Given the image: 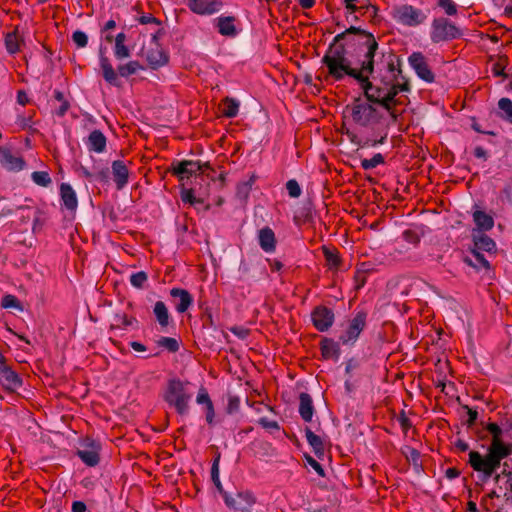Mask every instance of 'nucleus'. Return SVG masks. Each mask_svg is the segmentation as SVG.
<instances>
[{"instance_id":"nucleus-1","label":"nucleus","mask_w":512,"mask_h":512,"mask_svg":"<svg viewBox=\"0 0 512 512\" xmlns=\"http://www.w3.org/2000/svg\"><path fill=\"white\" fill-rule=\"evenodd\" d=\"M361 87L367 101H355L350 115L357 125L371 130L364 146L376 147L386 141L389 127L397 120L398 112L393 106L397 103L396 96L403 88L386 81L379 84L367 82Z\"/></svg>"},{"instance_id":"nucleus-2","label":"nucleus","mask_w":512,"mask_h":512,"mask_svg":"<svg viewBox=\"0 0 512 512\" xmlns=\"http://www.w3.org/2000/svg\"><path fill=\"white\" fill-rule=\"evenodd\" d=\"M322 61L334 80L340 81L345 76H350L359 81L361 86L369 82L368 78L374 71L391 70L393 65L391 55L379 50L378 43L372 35L360 48L357 67L352 66L343 48H330Z\"/></svg>"},{"instance_id":"nucleus-3","label":"nucleus","mask_w":512,"mask_h":512,"mask_svg":"<svg viewBox=\"0 0 512 512\" xmlns=\"http://www.w3.org/2000/svg\"><path fill=\"white\" fill-rule=\"evenodd\" d=\"M488 431L492 435V441L487 449V454L471 451L469 453V464L479 472L481 481L486 482L499 468L501 460L512 453V444L503 440V430L497 424H489Z\"/></svg>"},{"instance_id":"nucleus-4","label":"nucleus","mask_w":512,"mask_h":512,"mask_svg":"<svg viewBox=\"0 0 512 512\" xmlns=\"http://www.w3.org/2000/svg\"><path fill=\"white\" fill-rule=\"evenodd\" d=\"M194 392L192 384L180 379H171L164 394L165 401L175 408L180 415H186L189 412V404L193 398Z\"/></svg>"},{"instance_id":"nucleus-5","label":"nucleus","mask_w":512,"mask_h":512,"mask_svg":"<svg viewBox=\"0 0 512 512\" xmlns=\"http://www.w3.org/2000/svg\"><path fill=\"white\" fill-rule=\"evenodd\" d=\"M390 15L396 23L407 27H417L423 24L427 19L422 9L410 4L394 5L391 8Z\"/></svg>"},{"instance_id":"nucleus-6","label":"nucleus","mask_w":512,"mask_h":512,"mask_svg":"<svg viewBox=\"0 0 512 512\" xmlns=\"http://www.w3.org/2000/svg\"><path fill=\"white\" fill-rule=\"evenodd\" d=\"M460 35L458 28L446 18H435L431 24L430 38L432 42L438 43L455 39Z\"/></svg>"},{"instance_id":"nucleus-7","label":"nucleus","mask_w":512,"mask_h":512,"mask_svg":"<svg viewBox=\"0 0 512 512\" xmlns=\"http://www.w3.org/2000/svg\"><path fill=\"white\" fill-rule=\"evenodd\" d=\"M100 443L94 439L86 438L80 443L77 456L87 466L94 467L99 463Z\"/></svg>"},{"instance_id":"nucleus-8","label":"nucleus","mask_w":512,"mask_h":512,"mask_svg":"<svg viewBox=\"0 0 512 512\" xmlns=\"http://www.w3.org/2000/svg\"><path fill=\"white\" fill-rule=\"evenodd\" d=\"M366 325V314L358 312L349 322L348 327L340 336V341L344 345L354 344L360 333L363 331Z\"/></svg>"},{"instance_id":"nucleus-9","label":"nucleus","mask_w":512,"mask_h":512,"mask_svg":"<svg viewBox=\"0 0 512 512\" xmlns=\"http://www.w3.org/2000/svg\"><path fill=\"white\" fill-rule=\"evenodd\" d=\"M187 7L191 12L200 16H212L224 7L223 0H187Z\"/></svg>"},{"instance_id":"nucleus-10","label":"nucleus","mask_w":512,"mask_h":512,"mask_svg":"<svg viewBox=\"0 0 512 512\" xmlns=\"http://www.w3.org/2000/svg\"><path fill=\"white\" fill-rule=\"evenodd\" d=\"M408 63L421 80L427 83L434 82V73L429 68L427 59L421 52H413L408 57Z\"/></svg>"},{"instance_id":"nucleus-11","label":"nucleus","mask_w":512,"mask_h":512,"mask_svg":"<svg viewBox=\"0 0 512 512\" xmlns=\"http://www.w3.org/2000/svg\"><path fill=\"white\" fill-rule=\"evenodd\" d=\"M224 502L225 504L236 511H242L246 512L249 511L250 508L255 503L254 496L252 493L245 491V492H238L237 494L230 495L228 493H224Z\"/></svg>"},{"instance_id":"nucleus-12","label":"nucleus","mask_w":512,"mask_h":512,"mask_svg":"<svg viewBox=\"0 0 512 512\" xmlns=\"http://www.w3.org/2000/svg\"><path fill=\"white\" fill-rule=\"evenodd\" d=\"M235 22L236 18L234 16L220 15L213 20V25L220 35L234 38L239 33V30L237 29Z\"/></svg>"},{"instance_id":"nucleus-13","label":"nucleus","mask_w":512,"mask_h":512,"mask_svg":"<svg viewBox=\"0 0 512 512\" xmlns=\"http://www.w3.org/2000/svg\"><path fill=\"white\" fill-rule=\"evenodd\" d=\"M312 321L319 331H327L334 322V313L326 307H317L312 313Z\"/></svg>"},{"instance_id":"nucleus-14","label":"nucleus","mask_w":512,"mask_h":512,"mask_svg":"<svg viewBox=\"0 0 512 512\" xmlns=\"http://www.w3.org/2000/svg\"><path fill=\"white\" fill-rule=\"evenodd\" d=\"M0 384L7 390L15 391L22 386V379L10 367L1 365Z\"/></svg>"},{"instance_id":"nucleus-15","label":"nucleus","mask_w":512,"mask_h":512,"mask_svg":"<svg viewBox=\"0 0 512 512\" xmlns=\"http://www.w3.org/2000/svg\"><path fill=\"white\" fill-rule=\"evenodd\" d=\"M0 163L3 168L13 172L21 171L25 166L24 160L7 148H0Z\"/></svg>"},{"instance_id":"nucleus-16","label":"nucleus","mask_w":512,"mask_h":512,"mask_svg":"<svg viewBox=\"0 0 512 512\" xmlns=\"http://www.w3.org/2000/svg\"><path fill=\"white\" fill-rule=\"evenodd\" d=\"M61 204L64 209L75 212L78 207V199L75 190L68 183L60 185Z\"/></svg>"},{"instance_id":"nucleus-17","label":"nucleus","mask_w":512,"mask_h":512,"mask_svg":"<svg viewBox=\"0 0 512 512\" xmlns=\"http://www.w3.org/2000/svg\"><path fill=\"white\" fill-rule=\"evenodd\" d=\"M170 295L174 299L178 300L175 303V309L178 313L186 312L193 303V297L185 289L172 288L170 290Z\"/></svg>"},{"instance_id":"nucleus-18","label":"nucleus","mask_w":512,"mask_h":512,"mask_svg":"<svg viewBox=\"0 0 512 512\" xmlns=\"http://www.w3.org/2000/svg\"><path fill=\"white\" fill-rule=\"evenodd\" d=\"M472 241L477 251L493 253L496 251L495 241L481 231H472Z\"/></svg>"},{"instance_id":"nucleus-19","label":"nucleus","mask_w":512,"mask_h":512,"mask_svg":"<svg viewBox=\"0 0 512 512\" xmlns=\"http://www.w3.org/2000/svg\"><path fill=\"white\" fill-rule=\"evenodd\" d=\"M99 64L102 70L103 78L107 83L113 86H119V78L112 67L109 59L104 55L102 49H100Z\"/></svg>"},{"instance_id":"nucleus-20","label":"nucleus","mask_w":512,"mask_h":512,"mask_svg":"<svg viewBox=\"0 0 512 512\" xmlns=\"http://www.w3.org/2000/svg\"><path fill=\"white\" fill-rule=\"evenodd\" d=\"M113 180L118 189L124 188L128 183L129 171L123 161L116 160L112 163Z\"/></svg>"},{"instance_id":"nucleus-21","label":"nucleus","mask_w":512,"mask_h":512,"mask_svg":"<svg viewBox=\"0 0 512 512\" xmlns=\"http://www.w3.org/2000/svg\"><path fill=\"white\" fill-rule=\"evenodd\" d=\"M258 241L261 249L266 253H272L276 248V239L273 230L269 227H264L258 232Z\"/></svg>"},{"instance_id":"nucleus-22","label":"nucleus","mask_w":512,"mask_h":512,"mask_svg":"<svg viewBox=\"0 0 512 512\" xmlns=\"http://www.w3.org/2000/svg\"><path fill=\"white\" fill-rule=\"evenodd\" d=\"M85 144L89 151L102 153L106 148V137L100 130H93L89 134Z\"/></svg>"},{"instance_id":"nucleus-23","label":"nucleus","mask_w":512,"mask_h":512,"mask_svg":"<svg viewBox=\"0 0 512 512\" xmlns=\"http://www.w3.org/2000/svg\"><path fill=\"white\" fill-rule=\"evenodd\" d=\"M475 228L472 231H489L494 227V219L482 210H475L472 214Z\"/></svg>"},{"instance_id":"nucleus-24","label":"nucleus","mask_w":512,"mask_h":512,"mask_svg":"<svg viewBox=\"0 0 512 512\" xmlns=\"http://www.w3.org/2000/svg\"><path fill=\"white\" fill-rule=\"evenodd\" d=\"M153 314L161 327V330L167 332V327L170 324V314L166 304L162 301H157L153 306Z\"/></svg>"},{"instance_id":"nucleus-25","label":"nucleus","mask_w":512,"mask_h":512,"mask_svg":"<svg viewBox=\"0 0 512 512\" xmlns=\"http://www.w3.org/2000/svg\"><path fill=\"white\" fill-rule=\"evenodd\" d=\"M146 59L149 65L153 68L164 66L168 62V56L163 49L157 45V43H155L154 48L147 51Z\"/></svg>"},{"instance_id":"nucleus-26","label":"nucleus","mask_w":512,"mask_h":512,"mask_svg":"<svg viewBox=\"0 0 512 512\" xmlns=\"http://www.w3.org/2000/svg\"><path fill=\"white\" fill-rule=\"evenodd\" d=\"M299 414L305 422H310L314 415L312 398L307 393H301L299 397Z\"/></svg>"},{"instance_id":"nucleus-27","label":"nucleus","mask_w":512,"mask_h":512,"mask_svg":"<svg viewBox=\"0 0 512 512\" xmlns=\"http://www.w3.org/2000/svg\"><path fill=\"white\" fill-rule=\"evenodd\" d=\"M305 436L308 444L312 447L316 456L319 458L322 457L324 455L325 449L321 437L313 433L309 428L305 429Z\"/></svg>"},{"instance_id":"nucleus-28","label":"nucleus","mask_w":512,"mask_h":512,"mask_svg":"<svg viewBox=\"0 0 512 512\" xmlns=\"http://www.w3.org/2000/svg\"><path fill=\"white\" fill-rule=\"evenodd\" d=\"M201 166L196 161H184L178 164L176 173L181 177L190 176L196 174L200 170Z\"/></svg>"},{"instance_id":"nucleus-29","label":"nucleus","mask_w":512,"mask_h":512,"mask_svg":"<svg viewBox=\"0 0 512 512\" xmlns=\"http://www.w3.org/2000/svg\"><path fill=\"white\" fill-rule=\"evenodd\" d=\"M240 102L234 98H226L222 104V113L229 118L237 116Z\"/></svg>"},{"instance_id":"nucleus-30","label":"nucleus","mask_w":512,"mask_h":512,"mask_svg":"<svg viewBox=\"0 0 512 512\" xmlns=\"http://www.w3.org/2000/svg\"><path fill=\"white\" fill-rule=\"evenodd\" d=\"M339 347L338 345L330 339H325L322 343V355L325 358H335L339 357Z\"/></svg>"},{"instance_id":"nucleus-31","label":"nucleus","mask_w":512,"mask_h":512,"mask_svg":"<svg viewBox=\"0 0 512 512\" xmlns=\"http://www.w3.org/2000/svg\"><path fill=\"white\" fill-rule=\"evenodd\" d=\"M498 107L501 111V118L512 123V101L509 98H501L498 101Z\"/></svg>"},{"instance_id":"nucleus-32","label":"nucleus","mask_w":512,"mask_h":512,"mask_svg":"<svg viewBox=\"0 0 512 512\" xmlns=\"http://www.w3.org/2000/svg\"><path fill=\"white\" fill-rule=\"evenodd\" d=\"M137 324V320L135 318H128L125 314H116L114 316V321L111 325L112 329L116 328H127L129 326H133Z\"/></svg>"},{"instance_id":"nucleus-33","label":"nucleus","mask_w":512,"mask_h":512,"mask_svg":"<svg viewBox=\"0 0 512 512\" xmlns=\"http://www.w3.org/2000/svg\"><path fill=\"white\" fill-rule=\"evenodd\" d=\"M32 181L41 187H48L51 183V177L48 171H34L31 174Z\"/></svg>"},{"instance_id":"nucleus-34","label":"nucleus","mask_w":512,"mask_h":512,"mask_svg":"<svg viewBox=\"0 0 512 512\" xmlns=\"http://www.w3.org/2000/svg\"><path fill=\"white\" fill-rule=\"evenodd\" d=\"M211 479L216 486L217 490L224 496V493H226L223 490L222 483L220 481V472H219V457H217L212 464L211 467Z\"/></svg>"},{"instance_id":"nucleus-35","label":"nucleus","mask_w":512,"mask_h":512,"mask_svg":"<svg viewBox=\"0 0 512 512\" xmlns=\"http://www.w3.org/2000/svg\"><path fill=\"white\" fill-rule=\"evenodd\" d=\"M141 66L137 61H129L128 63L118 66V72L122 77H128L135 74Z\"/></svg>"},{"instance_id":"nucleus-36","label":"nucleus","mask_w":512,"mask_h":512,"mask_svg":"<svg viewBox=\"0 0 512 512\" xmlns=\"http://www.w3.org/2000/svg\"><path fill=\"white\" fill-rule=\"evenodd\" d=\"M157 344L169 352H176L179 349L178 341L172 337H160Z\"/></svg>"},{"instance_id":"nucleus-37","label":"nucleus","mask_w":512,"mask_h":512,"mask_svg":"<svg viewBox=\"0 0 512 512\" xmlns=\"http://www.w3.org/2000/svg\"><path fill=\"white\" fill-rule=\"evenodd\" d=\"M383 163H384V157L382 156V154L377 153L370 159L361 160V167L364 170H371Z\"/></svg>"},{"instance_id":"nucleus-38","label":"nucleus","mask_w":512,"mask_h":512,"mask_svg":"<svg viewBox=\"0 0 512 512\" xmlns=\"http://www.w3.org/2000/svg\"><path fill=\"white\" fill-rule=\"evenodd\" d=\"M5 46L10 54H15L19 51V42L14 33H9L5 37Z\"/></svg>"},{"instance_id":"nucleus-39","label":"nucleus","mask_w":512,"mask_h":512,"mask_svg":"<svg viewBox=\"0 0 512 512\" xmlns=\"http://www.w3.org/2000/svg\"><path fill=\"white\" fill-rule=\"evenodd\" d=\"M1 306L5 309H17L22 310V307L18 301V299L11 294L5 295L2 298Z\"/></svg>"},{"instance_id":"nucleus-40","label":"nucleus","mask_w":512,"mask_h":512,"mask_svg":"<svg viewBox=\"0 0 512 512\" xmlns=\"http://www.w3.org/2000/svg\"><path fill=\"white\" fill-rule=\"evenodd\" d=\"M147 279H148L147 274L144 271H139V272L133 273L130 276V283L133 287L140 289L144 286Z\"/></svg>"},{"instance_id":"nucleus-41","label":"nucleus","mask_w":512,"mask_h":512,"mask_svg":"<svg viewBox=\"0 0 512 512\" xmlns=\"http://www.w3.org/2000/svg\"><path fill=\"white\" fill-rule=\"evenodd\" d=\"M72 41L78 48H84L88 44V36L81 30H76L72 34Z\"/></svg>"},{"instance_id":"nucleus-42","label":"nucleus","mask_w":512,"mask_h":512,"mask_svg":"<svg viewBox=\"0 0 512 512\" xmlns=\"http://www.w3.org/2000/svg\"><path fill=\"white\" fill-rule=\"evenodd\" d=\"M438 6L443 9L448 16H453L457 13V5L452 0H438Z\"/></svg>"},{"instance_id":"nucleus-43","label":"nucleus","mask_w":512,"mask_h":512,"mask_svg":"<svg viewBox=\"0 0 512 512\" xmlns=\"http://www.w3.org/2000/svg\"><path fill=\"white\" fill-rule=\"evenodd\" d=\"M286 189L289 196L292 198H298L302 192L300 185L294 179H291L286 183Z\"/></svg>"},{"instance_id":"nucleus-44","label":"nucleus","mask_w":512,"mask_h":512,"mask_svg":"<svg viewBox=\"0 0 512 512\" xmlns=\"http://www.w3.org/2000/svg\"><path fill=\"white\" fill-rule=\"evenodd\" d=\"M114 55L117 59L122 60V59L130 57V50L125 45V43H121V44L115 43Z\"/></svg>"},{"instance_id":"nucleus-45","label":"nucleus","mask_w":512,"mask_h":512,"mask_svg":"<svg viewBox=\"0 0 512 512\" xmlns=\"http://www.w3.org/2000/svg\"><path fill=\"white\" fill-rule=\"evenodd\" d=\"M196 402L199 405H205L206 408L209 407V405H213L209 394L205 388H200L198 391V394L196 396Z\"/></svg>"},{"instance_id":"nucleus-46","label":"nucleus","mask_w":512,"mask_h":512,"mask_svg":"<svg viewBox=\"0 0 512 512\" xmlns=\"http://www.w3.org/2000/svg\"><path fill=\"white\" fill-rule=\"evenodd\" d=\"M324 254L330 267H336L339 264L338 256L333 251L325 249Z\"/></svg>"},{"instance_id":"nucleus-47","label":"nucleus","mask_w":512,"mask_h":512,"mask_svg":"<svg viewBox=\"0 0 512 512\" xmlns=\"http://www.w3.org/2000/svg\"><path fill=\"white\" fill-rule=\"evenodd\" d=\"M473 253V256L475 257V260L479 263V265L483 268H489V262L488 260L484 257L483 254H481L479 251L477 250H473L472 251Z\"/></svg>"},{"instance_id":"nucleus-48","label":"nucleus","mask_w":512,"mask_h":512,"mask_svg":"<svg viewBox=\"0 0 512 512\" xmlns=\"http://www.w3.org/2000/svg\"><path fill=\"white\" fill-rule=\"evenodd\" d=\"M182 201L185 203L194 204L197 202L191 190H184L181 194Z\"/></svg>"},{"instance_id":"nucleus-49","label":"nucleus","mask_w":512,"mask_h":512,"mask_svg":"<svg viewBox=\"0 0 512 512\" xmlns=\"http://www.w3.org/2000/svg\"><path fill=\"white\" fill-rule=\"evenodd\" d=\"M230 331L240 339H245L248 335V330L243 327H232Z\"/></svg>"},{"instance_id":"nucleus-50","label":"nucleus","mask_w":512,"mask_h":512,"mask_svg":"<svg viewBox=\"0 0 512 512\" xmlns=\"http://www.w3.org/2000/svg\"><path fill=\"white\" fill-rule=\"evenodd\" d=\"M308 463L319 476H324V469L322 468L320 463H318L315 459L311 457L308 458Z\"/></svg>"},{"instance_id":"nucleus-51","label":"nucleus","mask_w":512,"mask_h":512,"mask_svg":"<svg viewBox=\"0 0 512 512\" xmlns=\"http://www.w3.org/2000/svg\"><path fill=\"white\" fill-rule=\"evenodd\" d=\"M260 424L267 428V429H275V430H279V425L276 421L274 420H269L267 418H262L260 420Z\"/></svg>"},{"instance_id":"nucleus-52","label":"nucleus","mask_w":512,"mask_h":512,"mask_svg":"<svg viewBox=\"0 0 512 512\" xmlns=\"http://www.w3.org/2000/svg\"><path fill=\"white\" fill-rule=\"evenodd\" d=\"M214 419H215L214 406L209 405V407L206 408V421L209 425H213Z\"/></svg>"},{"instance_id":"nucleus-53","label":"nucleus","mask_w":512,"mask_h":512,"mask_svg":"<svg viewBox=\"0 0 512 512\" xmlns=\"http://www.w3.org/2000/svg\"><path fill=\"white\" fill-rule=\"evenodd\" d=\"M239 407V399L237 397H230L228 403V412L232 413Z\"/></svg>"},{"instance_id":"nucleus-54","label":"nucleus","mask_w":512,"mask_h":512,"mask_svg":"<svg viewBox=\"0 0 512 512\" xmlns=\"http://www.w3.org/2000/svg\"><path fill=\"white\" fill-rule=\"evenodd\" d=\"M69 108V104L67 101L61 102V105L59 108L56 109L55 114L59 117H62L66 114L67 110Z\"/></svg>"},{"instance_id":"nucleus-55","label":"nucleus","mask_w":512,"mask_h":512,"mask_svg":"<svg viewBox=\"0 0 512 512\" xmlns=\"http://www.w3.org/2000/svg\"><path fill=\"white\" fill-rule=\"evenodd\" d=\"M86 505L81 501H75L72 504V512H85Z\"/></svg>"},{"instance_id":"nucleus-56","label":"nucleus","mask_w":512,"mask_h":512,"mask_svg":"<svg viewBox=\"0 0 512 512\" xmlns=\"http://www.w3.org/2000/svg\"><path fill=\"white\" fill-rule=\"evenodd\" d=\"M116 27V22L114 20H108L101 29V34H105L113 30Z\"/></svg>"},{"instance_id":"nucleus-57","label":"nucleus","mask_w":512,"mask_h":512,"mask_svg":"<svg viewBox=\"0 0 512 512\" xmlns=\"http://www.w3.org/2000/svg\"><path fill=\"white\" fill-rule=\"evenodd\" d=\"M131 348L136 352H145L147 349L145 345L140 342L133 341L130 343Z\"/></svg>"},{"instance_id":"nucleus-58","label":"nucleus","mask_w":512,"mask_h":512,"mask_svg":"<svg viewBox=\"0 0 512 512\" xmlns=\"http://www.w3.org/2000/svg\"><path fill=\"white\" fill-rule=\"evenodd\" d=\"M17 102L24 106L28 102V96L24 91H19L17 94Z\"/></svg>"},{"instance_id":"nucleus-59","label":"nucleus","mask_w":512,"mask_h":512,"mask_svg":"<svg viewBox=\"0 0 512 512\" xmlns=\"http://www.w3.org/2000/svg\"><path fill=\"white\" fill-rule=\"evenodd\" d=\"M315 3V0H299V4L302 8H311Z\"/></svg>"},{"instance_id":"nucleus-60","label":"nucleus","mask_w":512,"mask_h":512,"mask_svg":"<svg viewBox=\"0 0 512 512\" xmlns=\"http://www.w3.org/2000/svg\"><path fill=\"white\" fill-rule=\"evenodd\" d=\"M356 367V362L353 359L347 361L345 366L346 373H350Z\"/></svg>"},{"instance_id":"nucleus-61","label":"nucleus","mask_w":512,"mask_h":512,"mask_svg":"<svg viewBox=\"0 0 512 512\" xmlns=\"http://www.w3.org/2000/svg\"><path fill=\"white\" fill-rule=\"evenodd\" d=\"M125 41H126V35H125L123 32L118 33V34L116 35V37H115V43H119V44H121V43H125Z\"/></svg>"},{"instance_id":"nucleus-62","label":"nucleus","mask_w":512,"mask_h":512,"mask_svg":"<svg viewBox=\"0 0 512 512\" xmlns=\"http://www.w3.org/2000/svg\"><path fill=\"white\" fill-rule=\"evenodd\" d=\"M474 154L478 158H483V157H485L486 153H485V150L483 148L478 147V148L475 149V153Z\"/></svg>"},{"instance_id":"nucleus-63","label":"nucleus","mask_w":512,"mask_h":512,"mask_svg":"<svg viewBox=\"0 0 512 512\" xmlns=\"http://www.w3.org/2000/svg\"><path fill=\"white\" fill-rule=\"evenodd\" d=\"M468 511L469 512H478L477 506L474 502L468 503Z\"/></svg>"},{"instance_id":"nucleus-64","label":"nucleus","mask_w":512,"mask_h":512,"mask_svg":"<svg viewBox=\"0 0 512 512\" xmlns=\"http://www.w3.org/2000/svg\"><path fill=\"white\" fill-rule=\"evenodd\" d=\"M457 447H459L462 451H466L468 449V444L463 441H459L457 443Z\"/></svg>"}]
</instances>
